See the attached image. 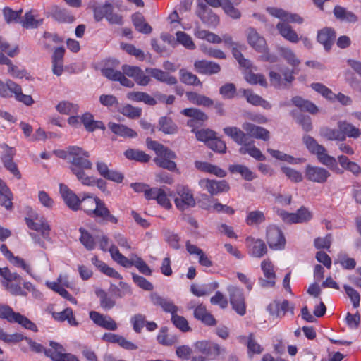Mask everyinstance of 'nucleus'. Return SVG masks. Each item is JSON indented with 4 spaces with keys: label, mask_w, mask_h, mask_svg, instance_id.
Listing matches in <instances>:
<instances>
[{
    "label": "nucleus",
    "mask_w": 361,
    "mask_h": 361,
    "mask_svg": "<svg viewBox=\"0 0 361 361\" xmlns=\"http://www.w3.org/2000/svg\"><path fill=\"white\" fill-rule=\"evenodd\" d=\"M60 192L66 205L73 211L80 209V199L67 185L61 183Z\"/></svg>",
    "instance_id": "20"
},
{
    "label": "nucleus",
    "mask_w": 361,
    "mask_h": 361,
    "mask_svg": "<svg viewBox=\"0 0 361 361\" xmlns=\"http://www.w3.org/2000/svg\"><path fill=\"white\" fill-rule=\"evenodd\" d=\"M185 94L188 100L193 104L204 107H209L214 104V101L212 99L195 92H187Z\"/></svg>",
    "instance_id": "32"
},
{
    "label": "nucleus",
    "mask_w": 361,
    "mask_h": 361,
    "mask_svg": "<svg viewBox=\"0 0 361 361\" xmlns=\"http://www.w3.org/2000/svg\"><path fill=\"white\" fill-rule=\"evenodd\" d=\"M261 269L264 278H259V283L262 288H271L275 286L276 274L274 266L269 259L261 262Z\"/></svg>",
    "instance_id": "11"
},
{
    "label": "nucleus",
    "mask_w": 361,
    "mask_h": 361,
    "mask_svg": "<svg viewBox=\"0 0 361 361\" xmlns=\"http://www.w3.org/2000/svg\"><path fill=\"white\" fill-rule=\"evenodd\" d=\"M49 345L51 348L45 351V355L52 361H80L75 355L65 353L64 348L59 343L50 341Z\"/></svg>",
    "instance_id": "8"
},
{
    "label": "nucleus",
    "mask_w": 361,
    "mask_h": 361,
    "mask_svg": "<svg viewBox=\"0 0 361 361\" xmlns=\"http://www.w3.org/2000/svg\"><path fill=\"white\" fill-rule=\"evenodd\" d=\"M176 35L178 42L186 49L190 50L195 49L196 46L189 35L183 31H178Z\"/></svg>",
    "instance_id": "61"
},
{
    "label": "nucleus",
    "mask_w": 361,
    "mask_h": 361,
    "mask_svg": "<svg viewBox=\"0 0 361 361\" xmlns=\"http://www.w3.org/2000/svg\"><path fill=\"white\" fill-rule=\"evenodd\" d=\"M124 155L128 159L134 160L141 163H147L150 160L149 155L139 149H128L126 150Z\"/></svg>",
    "instance_id": "46"
},
{
    "label": "nucleus",
    "mask_w": 361,
    "mask_h": 361,
    "mask_svg": "<svg viewBox=\"0 0 361 361\" xmlns=\"http://www.w3.org/2000/svg\"><path fill=\"white\" fill-rule=\"evenodd\" d=\"M180 113L185 116L199 121L200 123H203L208 119V116L204 112L196 108L184 109Z\"/></svg>",
    "instance_id": "47"
},
{
    "label": "nucleus",
    "mask_w": 361,
    "mask_h": 361,
    "mask_svg": "<svg viewBox=\"0 0 361 361\" xmlns=\"http://www.w3.org/2000/svg\"><path fill=\"white\" fill-rule=\"evenodd\" d=\"M243 92L248 103L254 106H260L267 110L271 108V105L268 101L264 99L259 95L254 94L251 90H243Z\"/></svg>",
    "instance_id": "30"
},
{
    "label": "nucleus",
    "mask_w": 361,
    "mask_h": 361,
    "mask_svg": "<svg viewBox=\"0 0 361 361\" xmlns=\"http://www.w3.org/2000/svg\"><path fill=\"white\" fill-rule=\"evenodd\" d=\"M196 14L208 27H216L220 23L219 17L204 3L197 4Z\"/></svg>",
    "instance_id": "10"
},
{
    "label": "nucleus",
    "mask_w": 361,
    "mask_h": 361,
    "mask_svg": "<svg viewBox=\"0 0 361 361\" xmlns=\"http://www.w3.org/2000/svg\"><path fill=\"white\" fill-rule=\"evenodd\" d=\"M132 20L135 29L144 34H149L152 31V27L145 21L142 14L136 13L132 16Z\"/></svg>",
    "instance_id": "38"
},
{
    "label": "nucleus",
    "mask_w": 361,
    "mask_h": 361,
    "mask_svg": "<svg viewBox=\"0 0 361 361\" xmlns=\"http://www.w3.org/2000/svg\"><path fill=\"white\" fill-rule=\"evenodd\" d=\"M109 252L112 259L121 266L128 268L133 265L135 259H128L119 252L118 247L115 245H111Z\"/></svg>",
    "instance_id": "41"
},
{
    "label": "nucleus",
    "mask_w": 361,
    "mask_h": 361,
    "mask_svg": "<svg viewBox=\"0 0 361 361\" xmlns=\"http://www.w3.org/2000/svg\"><path fill=\"white\" fill-rule=\"evenodd\" d=\"M176 157H168L166 155H158L154 159V163L159 167L171 171L176 170V164L172 159Z\"/></svg>",
    "instance_id": "50"
},
{
    "label": "nucleus",
    "mask_w": 361,
    "mask_h": 361,
    "mask_svg": "<svg viewBox=\"0 0 361 361\" xmlns=\"http://www.w3.org/2000/svg\"><path fill=\"white\" fill-rule=\"evenodd\" d=\"M108 127L114 134L121 137H135L137 136V134L135 130L123 124H117L110 122L108 124Z\"/></svg>",
    "instance_id": "35"
},
{
    "label": "nucleus",
    "mask_w": 361,
    "mask_h": 361,
    "mask_svg": "<svg viewBox=\"0 0 361 361\" xmlns=\"http://www.w3.org/2000/svg\"><path fill=\"white\" fill-rule=\"evenodd\" d=\"M268 13L283 20V22L289 23H298L301 24L303 23V19L299 15L295 13H290L282 8H278L274 7L267 8Z\"/></svg>",
    "instance_id": "24"
},
{
    "label": "nucleus",
    "mask_w": 361,
    "mask_h": 361,
    "mask_svg": "<svg viewBox=\"0 0 361 361\" xmlns=\"http://www.w3.org/2000/svg\"><path fill=\"white\" fill-rule=\"evenodd\" d=\"M89 316L95 324L104 329L116 331L118 329L115 320L109 315H104L97 311H90Z\"/></svg>",
    "instance_id": "16"
},
{
    "label": "nucleus",
    "mask_w": 361,
    "mask_h": 361,
    "mask_svg": "<svg viewBox=\"0 0 361 361\" xmlns=\"http://www.w3.org/2000/svg\"><path fill=\"white\" fill-rule=\"evenodd\" d=\"M226 135L231 137L235 143L241 147L246 146L252 140L248 137L247 133H245L236 126H228L223 129Z\"/></svg>",
    "instance_id": "18"
},
{
    "label": "nucleus",
    "mask_w": 361,
    "mask_h": 361,
    "mask_svg": "<svg viewBox=\"0 0 361 361\" xmlns=\"http://www.w3.org/2000/svg\"><path fill=\"white\" fill-rule=\"evenodd\" d=\"M248 253L254 257H262L267 252V248L264 242L261 239H256L249 236L245 239Z\"/></svg>",
    "instance_id": "17"
},
{
    "label": "nucleus",
    "mask_w": 361,
    "mask_h": 361,
    "mask_svg": "<svg viewBox=\"0 0 361 361\" xmlns=\"http://www.w3.org/2000/svg\"><path fill=\"white\" fill-rule=\"evenodd\" d=\"M145 71L157 80L173 85L178 82L175 76L170 75L168 72L156 68H147Z\"/></svg>",
    "instance_id": "26"
},
{
    "label": "nucleus",
    "mask_w": 361,
    "mask_h": 361,
    "mask_svg": "<svg viewBox=\"0 0 361 361\" xmlns=\"http://www.w3.org/2000/svg\"><path fill=\"white\" fill-rule=\"evenodd\" d=\"M52 317L55 320L59 322H64L67 320L68 323L71 326H77L78 325V322H77L71 308H66L63 311L59 312H53Z\"/></svg>",
    "instance_id": "40"
},
{
    "label": "nucleus",
    "mask_w": 361,
    "mask_h": 361,
    "mask_svg": "<svg viewBox=\"0 0 361 361\" xmlns=\"http://www.w3.org/2000/svg\"><path fill=\"white\" fill-rule=\"evenodd\" d=\"M201 188L207 190L211 195H216L219 193L227 192L230 187L225 180H216L203 178L199 181Z\"/></svg>",
    "instance_id": "12"
},
{
    "label": "nucleus",
    "mask_w": 361,
    "mask_h": 361,
    "mask_svg": "<svg viewBox=\"0 0 361 361\" xmlns=\"http://www.w3.org/2000/svg\"><path fill=\"white\" fill-rule=\"evenodd\" d=\"M276 29L283 38L292 43H297L300 39L297 32L286 21L279 22L276 25Z\"/></svg>",
    "instance_id": "27"
},
{
    "label": "nucleus",
    "mask_w": 361,
    "mask_h": 361,
    "mask_svg": "<svg viewBox=\"0 0 361 361\" xmlns=\"http://www.w3.org/2000/svg\"><path fill=\"white\" fill-rule=\"evenodd\" d=\"M13 323H18L24 328L31 330L34 332H37L38 331L37 327L35 323L18 312L16 313V315L13 319Z\"/></svg>",
    "instance_id": "63"
},
{
    "label": "nucleus",
    "mask_w": 361,
    "mask_h": 361,
    "mask_svg": "<svg viewBox=\"0 0 361 361\" xmlns=\"http://www.w3.org/2000/svg\"><path fill=\"white\" fill-rule=\"evenodd\" d=\"M265 221V216L261 211H252L248 213L245 221L247 225L252 226L259 224Z\"/></svg>",
    "instance_id": "64"
},
{
    "label": "nucleus",
    "mask_w": 361,
    "mask_h": 361,
    "mask_svg": "<svg viewBox=\"0 0 361 361\" xmlns=\"http://www.w3.org/2000/svg\"><path fill=\"white\" fill-rule=\"evenodd\" d=\"M305 176L310 181L324 183L331 176V173L324 168L309 164L305 168Z\"/></svg>",
    "instance_id": "13"
},
{
    "label": "nucleus",
    "mask_w": 361,
    "mask_h": 361,
    "mask_svg": "<svg viewBox=\"0 0 361 361\" xmlns=\"http://www.w3.org/2000/svg\"><path fill=\"white\" fill-rule=\"evenodd\" d=\"M159 130L165 134H175L178 132L177 125L169 117H161L159 121Z\"/></svg>",
    "instance_id": "45"
},
{
    "label": "nucleus",
    "mask_w": 361,
    "mask_h": 361,
    "mask_svg": "<svg viewBox=\"0 0 361 361\" xmlns=\"http://www.w3.org/2000/svg\"><path fill=\"white\" fill-rule=\"evenodd\" d=\"M194 347L196 351L204 355L210 359H215L221 353H226L224 348H221L219 344L209 341H197Z\"/></svg>",
    "instance_id": "7"
},
{
    "label": "nucleus",
    "mask_w": 361,
    "mask_h": 361,
    "mask_svg": "<svg viewBox=\"0 0 361 361\" xmlns=\"http://www.w3.org/2000/svg\"><path fill=\"white\" fill-rule=\"evenodd\" d=\"M267 242L272 250H283L286 245V238L281 229L275 226H269L267 229Z\"/></svg>",
    "instance_id": "9"
},
{
    "label": "nucleus",
    "mask_w": 361,
    "mask_h": 361,
    "mask_svg": "<svg viewBox=\"0 0 361 361\" xmlns=\"http://www.w3.org/2000/svg\"><path fill=\"white\" fill-rule=\"evenodd\" d=\"M194 35L197 38L207 40L210 43L220 44L222 42V39L219 35L208 30L201 29L199 26L195 29Z\"/></svg>",
    "instance_id": "39"
},
{
    "label": "nucleus",
    "mask_w": 361,
    "mask_h": 361,
    "mask_svg": "<svg viewBox=\"0 0 361 361\" xmlns=\"http://www.w3.org/2000/svg\"><path fill=\"white\" fill-rule=\"evenodd\" d=\"M146 143L147 147L154 150L157 156L166 155L168 157H176V154L174 152L157 141H154L150 138H147L146 140Z\"/></svg>",
    "instance_id": "34"
},
{
    "label": "nucleus",
    "mask_w": 361,
    "mask_h": 361,
    "mask_svg": "<svg viewBox=\"0 0 361 361\" xmlns=\"http://www.w3.org/2000/svg\"><path fill=\"white\" fill-rule=\"evenodd\" d=\"M81 123L88 132H93L97 129L104 130L105 126L102 121H95L94 116L90 113H85L80 117Z\"/></svg>",
    "instance_id": "28"
},
{
    "label": "nucleus",
    "mask_w": 361,
    "mask_h": 361,
    "mask_svg": "<svg viewBox=\"0 0 361 361\" xmlns=\"http://www.w3.org/2000/svg\"><path fill=\"white\" fill-rule=\"evenodd\" d=\"M194 67L195 71L200 74L213 75L221 71L219 64L207 60H198L195 61Z\"/></svg>",
    "instance_id": "21"
},
{
    "label": "nucleus",
    "mask_w": 361,
    "mask_h": 361,
    "mask_svg": "<svg viewBox=\"0 0 361 361\" xmlns=\"http://www.w3.org/2000/svg\"><path fill=\"white\" fill-rule=\"evenodd\" d=\"M0 205L5 207L7 209L12 207V193L6 185L0 187Z\"/></svg>",
    "instance_id": "56"
},
{
    "label": "nucleus",
    "mask_w": 361,
    "mask_h": 361,
    "mask_svg": "<svg viewBox=\"0 0 361 361\" xmlns=\"http://www.w3.org/2000/svg\"><path fill=\"white\" fill-rule=\"evenodd\" d=\"M247 39L249 45L256 51L261 53L259 59L263 61L276 63L278 57L269 51L265 39L261 36L255 29L250 27L247 30Z\"/></svg>",
    "instance_id": "3"
},
{
    "label": "nucleus",
    "mask_w": 361,
    "mask_h": 361,
    "mask_svg": "<svg viewBox=\"0 0 361 361\" xmlns=\"http://www.w3.org/2000/svg\"><path fill=\"white\" fill-rule=\"evenodd\" d=\"M178 337L175 335H169L166 329L162 328L157 336L158 342L163 345H172L178 342Z\"/></svg>",
    "instance_id": "58"
},
{
    "label": "nucleus",
    "mask_w": 361,
    "mask_h": 361,
    "mask_svg": "<svg viewBox=\"0 0 361 361\" xmlns=\"http://www.w3.org/2000/svg\"><path fill=\"white\" fill-rule=\"evenodd\" d=\"M23 9H20L18 11H13L10 7H5L3 9V15L5 21L8 24L11 23L18 22L21 17Z\"/></svg>",
    "instance_id": "59"
},
{
    "label": "nucleus",
    "mask_w": 361,
    "mask_h": 361,
    "mask_svg": "<svg viewBox=\"0 0 361 361\" xmlns=\"http://www.w3.org/2000/svg\"><path fill=\"white\" fill-rule=\"evenodd\" d=\"M302 140L309 152L317 155L320 163L328 166L331 170L338 169V164L336 158L329 155L325 147L318 144L314 137L308 135H304Z\"/></svg>",
    "instance_id": "4"
},
{
    "label": "nucleus",
    "mask_w": 361,
    "mask_h": 361,
    "mask_svg": "<svg viewBox=\"0 0 361 361\" xmlns=\"http://www.w3.org/2000/svg\"><path fill=\"white\" fill-rule=\"evenodd\" d=\"M243 129L248 135V137H255L263 140L269 139V132L263 127L256 126L253 123L245 122L242 126Z\"/></svg>",
    "instance_id": "22"
},
{
    "label": "nucleus",
    "mask_w": 361,
    "mask_h": 361,
    "mask_svg": "<svg viewBox=\"0 0 361 361\" xmlns=\"http://www.w3.org/2000/svg\"><path fill=\"white\" fill-rule=\"evenodd\" d=\"M25 221L29 228L39 233L44 240L50 241L51 238L49 235L51 228L47 221L44 217H37L35 219L26 218Z\"/></svg>",
    "instance_id": "14"
},
{
    "label": "nucleus",
    "mask_w": 361,
    "mask_h": 361,
    "mask_svg": "<svg viewBox=\"0 0 361 361\" xmlns=\"http://www.w3.org/2000/svg\"><path fill=\"white\" fill-rule=\"evenodd\" d=\"M127 97L132 101L142 102L150 106H154L157 104V101L154 98L151 97L149 94L143 92H130L128 94Z\"/></svg>",
    "instance_id": "44"
},
{
    "label": "nucleus",
    "mask_w": 361,
    "mask_h": 361,
    "mask_svg": "<svg viewBox=\"0 0 361 361\" xmlns=\"http://www.w3.org/2000/svg\"><path fill=\"white\" fill-rule=\"evenodd\" d=\"M194 317L195 319L200 320L202 323L208 326H214L216 321L210 313H209L202 305H198L194 310Z\"/></svg>",
    "instance_id": "29"
},
{
    "label": "nucleus",
    "mask_w": 361,
    "mask_h": 361,
    "mask_svg": "<svg viewBox=\"0 0 361 361\" xmlns=\"http://www.w3.org/2000/svg\"><path fill=\"white\" fill-rule=\"evenodd\" d=\"M334 14L337 19L341 21L348 23H355L357 21V17L353 12L347 11L341 6H336L334 7Z\"/></svg>",
    "instance_id": "42"
},
{
    "label": "nucleus",
    "mask_w": 361,
    "mask_h": 361,
    "mask_svg": "<svg viewBox=\"0 0 361 361\" xmlns=\"http://www.w3.org/2000/svg\"><path fill=\"white\" fill-rule=\"evenodd\" d=\"M240 0H223L221 6L224 13L233 19H239L241 17L240 11L234 6L239 4Z\"/></svg>",
    "instance_id": "37"
},
{
    "label": "nucleus",
    "mask_w": 361,
    "mask_h": 361,
    "mask_svg": "<svg viewBox=\"0 0 361 361\" xmlns=\"http://www.w3.org/2000/svg\"><path fill=\"white\" fill-rule=\"evenodd\" d=\"M174 198L176 207L180 211H185L196 205V201L192 190L187 185H178Z\"/></svg>",
    "instance_id": "6"
},
{
    "label": "nucleus",
    "mask_w": 361,
    "mask_h": 361,
    "mask_svg": "<svg viewBox=\"0 0 361 361\" xmlns=\"http://www.w3.org/2000/svg\"><path fill=\"white\" fill-rule=\"evenodd\" d=\"M13 94L17 101L30 106L34 103L30 95L24 94L21 87L12 80H8L6 82L0 80V96L2 97H11Z\"/></svg>",
    "instance_id": "5"
},
{
    "label": "nucleus",
    "mask_w": 361,
    "mask_h": 361,
    "mask_svg": "<svg viewBox=\"0 0 361 361\" xmlns=\"http://www.w3.org/2000/svg\"><path fill=\"white\" fill-rule=\"evenodd\" d=\"M336 32L330 27L320 30L317 34V41L322 44L325 50L329 51L336 39Z\"/></svg>",
    "instance_id": "25"
},
{
    "label": "nucleus",
    "mask_w": 361,
    "mask_h": 361,
    "mask_svg": "<svg viewBox=\"0 0 361 361\" xmlns=\"http://www.w3.org/2000/svg\"><path fill=\"white\" fill-rule=\"evenodd\" d=\"M292 102L302 111H306L311 114H316L319 112L318 107L314 103L309 100L304 99L301 97L295 96L293 97Z\"/></svg>",
    "instance_id": "31"
},
{
    "label": "nucleus",
    "mask_w": 361,
    "mask_h": 361,
    "mask_svg": "<svg viewBox=\"0 0 361 361\" xmlns=\"http://www.w3.org/2000/svg\"><path fill=\"white\" fill-rule=\"evenodd\" d=\"M80 209L83 210L92 218L114 224L118 223V219L111 214L104 202L99 197H93L89 193L83 194L80 200Z\"/></svg>",
    "instance_id": "2"
},
{
    "label": "nucleus",
    "mask_w": 361,
    "mask_h": 361,
    "mask_svg": "<svg viewBox=\"0 0 361 361\" xmlns=\"http://www.w3.org/2000/svg\"><path fill=\"white\" fill-rule=\"evenodd\" d=\"M71 161L69 169L82 185L92 184V180L85 173L91 170L93 164L89 159L90 153L78 146H73L70 150Z\"/></svg>",
    "instance_id": "1"
},
{
    "label": "nucleus",
    "mask_w": 361,
    "mask_h": 361,
    "mask_svg": "<svg viewBox=\"0 0 361 361\" xmlns=\"http://www.w3.org/2000/svg\"><path fill=\"white\" fill-rule=\"evenodd\" d=\"M239 153L242 155L248 154L250 157H253L257 161H264L265 156L262 152L254 145V140H251L246 146L240 147Z\"/></svg>",
    "instance_id": "36"
},
{
    "label": "nucleus",
    "mask_w": 361,
    "mask_h": 361,
    "mask_svg": "<svg viewBox=\"0 0 361 361\" xmlns=\"http://www.w3.org/2000/svg\"><path fill=\"white\" fill-rule=\"evenodd\" d=\"M337 126L340 130L341 137H342L341 142L345 141L346 137L355 139L361 135V130L346 121H338Z\"/></svg>",
    "instance_id": "23"
},
{
    "label": "nucleus",
    "mask_w": 361,
    "mask_h": 361,
    "mask_svg": "<svg viewBox=\"0 0 361 361\" xmlns=\"http://www.w3.org/2000/svg\"><path fill=\"white\" fill-rule=\"evenodd\" d=\"M80 240L85 247L88 250H92L95 247V241L93 236L85 228H80Z\"/></svg>",
    "instance_id": "54"
},
{
    "label": "nucleus",
    "mask_w": 361,
    "mask_h": 361,
    "mask_svg": "<svg viewBox=\"0 0 361 361\" xmlns=\"http://www.w3.org/2000/svg\"><path fill=\"white\" fill-rule=\"evenodd\" d=\"M180 79L183 83L188 85H202L201 81L196 75L184 69L180 71Z\"/></svg>",
    "instance_id": "55"
},
{
    "label": "nucleus",
    "mask_w": 361,
    "mask_h": 361,
    "mask_svg": "<svg viewBox=\"0 0 361 361\" xmlns=\"http://www.w3.org/2000/svg\"><path fill=\"white\" fill-rule=\"evenodd\" d=\"M56 111L65 115L75 114L78 112V105L68 101H61L56 106Z\"/></svg>",
    "instance_id": "49"
},
{
    "label": "nucleus",
    "mask_w": 361,
    "mask_h": 361,
    "mask_svg": "<svg viewBox=\"0 0 361 361\" xmlns=\"http://www.w3.org/2000/svg\"><path fill=\"white\" fill-rule=\"evenodd\" d=\"M278 51L287 63L293 67H297L300 63V61L296 57L295 53L289 48L280 47Z\"/></svg>",
    "instance_id": "48"
},
{
    "label": "nucleus",
    "mask_w": 361,
    "mask_h": 361,
    "mask_svg": "<svg viewBox=\"0 0 361 361\" xmlns=\"http://www.w3.org/2000/svg\"><path fill=\"white\" fill-rule=\"evenodd\" d=\"M119 112L129 118L135 119L141 116L142 109L130 104H126L119 109Z\"/></svg>",
    "instance_id": "57"
},
{
    "label": "nucleus",
    "mask_w": 361,
    "mask_h": 361,
    "mask_svg": "<svg viewBox=\"0 0 361 361\" xmlns=\"http://www.w3.org/2000/svg\"><path fill=\"white\" fill-rule=\"evenodd\" d=\"M97 296L99 298L100 306L105 310H109L116 305V301L103 290L96 291Z\"/></svg>",
    "instance_id": "51"
},
{
    "label": "nucleus",
    "mask_w": 361,
    "mask_h": 361,
    "mask_svg": "<svg viewBox=\"0 0 361 361\" xmlns=\"http://www.w3.org/2000/svg\"><path fill=\"white\" fill-rule=\"evenodd\" d=\"M208 287H197L192 285L190 287L191 292L196 296L200 297L209 294L212 291L216 289L219 286L218 283L214 282L209 284Z\"/></svg>",
    "instance_id": "60"
},
{
    "label": "nucleus",
    "mask_w": 361,
    "mask_h": 361,
    "mask_svg": "<svg viewBox=\"0 0 361 361\" xmlns=\"http://www.w3.org/2000/svg\"><path fill=\"white\" fill-rule=\"evenodd\" d=\"M319 134L322 137L328 140H338L341 142L342 140L338 128V129H333L329 127H322L319 130Z\"/></svg>",
    "instance_id": "53"
},
{
    "label": "nucleus",
    "mask_w": 361,
    "mask_h": 361,
    "mask_svg": "<svg viewBox=\"0 0 361 361\" xmlns=\"http://www.w3.org/2000/svg\"><path fill=\"white\" fill-rule=\"evenodd\" d=\"M24 28H37L42 23V20H38L35 18L32 12H27L22 20L20 21Z\"/></svg>",
    "instance_id": "62"
},
{
    "label": "nucleus",
    "mask_w": 361,
    "mask_h": 361,
    "mask_svg": "<svg viewBox=\"0 0 361 361\" xmlns=\"http://www.w3.org/2000/svg\"><path fill=\"white\" fill-rule=\"evenodd\" d=\"M92 9L94 12V18L96 21L99 22L104 18H106L108 12L113 9V6L111 4L106 3L102 6L94 5L92 6Z\"/></svg>",
    "instance_id": "52"
},
{
    "label": "nucleus",
    "mask_w": 361,
    "mask_h": 361,
    "mask_svg": "<svg viewBox=\"0 0 361 361\" xmlns=\"http://www.w3.org/2000/svg\"><path fill=\"white\" fill-rule=\"evenodd\" d=\"M195 166L198 170L201 171L214 174L220 178H223L226 175V173L224 170L208 162L196 161L195 162Z\"/></svg>",
    "instance_id": "33"
},
{
    "label": "nucleus",
    "mask_w": 361,
    "mask_h": 361,
    "mask_svg": "<svg viewBox=\"0 0 361 361\" xmlns=\"http://www.w3.org/2000/svg\"><path fill=\"white\" fill-rule=\"evenodd\" d=\"M229 170L233 173H239L248 181L257 178V176L247 166L241 164H234L229 166Z\"/></svg>",
    "instance_id": "43"
},
{
    "label": "nucleus",
    "mask_w": 361,
    "mask_h": 361,
    "mask_svg": "<svg viewBox=\"0 0 361 361\" xmlns=\"http://www.w3.org/2000/svg\"><path fill=\"white\" fill-rule=\"evenodd\" d=\"M150 300L155 306L160 307L165 312L177 313L178 307L171 300L159 295L157 293L150 294Z\"/></svg>",
    "instance_id": "19"
},
{
    "label": "nucleus",
    "mask_w": 361,
    "mask_h": 361,
    "mask_svg": "<svg viewBox=\"0 0 361 361\" xmlns=\"http://www.w3.org/2000/svg\"><path fill=\"white\" fill-rule=\"evenodd\" d=\"M230 302L233 309L240 315L243 316L246 312L245 298L242 290L232 287L229 288Z\"/></svg>",
    "instance_id": "15"
}]
</instances>
